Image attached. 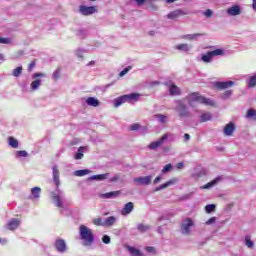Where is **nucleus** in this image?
<instances>
[{
  "label": "nucleus",
  "mask_w": 256,
  "mask_h": 256,
  "mask_svg": "<svg viewBox=\"0 0 256 256\" xmlns=\"http://www.w3.org/2000/svg\"><path fill=\"white\" fill-rule=\"evenodd\" d=\"M53 173V181L56 185V192H51V197L53 199L54 205L56 207H59L60 209H63V203L65 202V193L59 189V186L61 185V180H59V167L53 166L52 168Z\"/></svg>",
  "instance_id": "nucleus-1"
},
{
  "label": "nucleus",
  "mask_w": 256,
  "mask_h": 256,
  "mask_svg": "<svg viewBox=\"0 0 256 256\" xmlns=\"http://www.w3.org/2000/svg\"><path fill=\"white\" fill-rule=\"evenodd\" d=\"M185 100L187 101L189 107H195L196 103H200L201 105H208L210 107L215 106V102L209 98H205L200 95L198 92H193L186 96Z\"/></svg>",
  "instance_id": "nucleus-2"
},
{
  "label": "nucleus",
  "mask_w": 256,
  "mask_h": 256,
  "mask_svg": "<svg viewBox=\"0 0 256 256\" xmlns=\"http://www.w3.org/2000/svg\"><path fill=\"white\" fill-rule=\"evenodd\" d=\"M80 238L84 241V245L89 247L95 243V235H93V231L89 229L85 225L80 226Z\"/></svg>",
  "instance_id": "nucleus-3"
},
{
  "label": "nucleus",
  "mask_w": 256,
  "mask_h": 256,
  "mask_svg": "<svg viewBox=\"0 0 256 256\" xmlns=\"http://www.w3.org/2000/svg\"><path fill=\"white\" fill-rule=\"evenodd\" d=\"M139 100V94L132 93V94H126L123 96H120L118 98H115L113 100L114 107H121L123 103H131V101H138Z\"/></svg>",
  "instance_id": "nucleus-4"
},
{
  "label": "nucleus",
  "mask_w": 256,
  "mask_h": 256,
  "mask_svg": "<svg viewBox=\"0 0 256 256\" xmlns=\"http://www.w3.org/2000/svg\"><path fill=\"white\" fill-rule=\"evenodd\" d=\"M175 104L176 106L174 107V109L177 111L180 118L191 117V112L189 111L185 103H183V100H176Z\"/></svg>",
  "instance_id": "nucleus-5"
},
{
  "label": "nucleus",
  "mask_w": 256,
  "mask_h": 256,
  "mask_svg": "<svg viewBox=\"0 0 256 256\" xmlns=\"http://www.w3.org/2000/svg\"><path fill=\"white\" fill-rule=\"evenodd\" d=\"M219 55L221 56L225 55V50L216 49L214 51H209L206 54H202L201 61H203V63H211V61H213V58Z\"/></svg>",
  "instance_id": "nucleus-6"
},
{
  "label": "nucleus",
  "mask_w": 256,
  "mask_h": 256,
  "mask_svg": "<svg viewBox=\"0 0 256 256\" xmlns=\"http://www.w3.org/2000/svg\"><path fill=\"white\" fill-rule=\"evenodd\" d=\"M191 227H195V221L191 218L182 220L180 231L182 235H189L191 233Z\"/></svg>",
  "instance_id": "nucleus-7"
},
{
  "label": "nucleus",
  "mask_w": 256,
  "mask_h": 256,
  "mask_svg": "<svg viewBox=\"0 0 256 256\" xmlns=\"http://www.w3.org/2000/svg\"><path fill=\"white\" fill-rule=\"evenodd\" d=\"M39 77H46V75L41 72H37L32 75L33 81L30 84L31 91H37L41 87L42 80Z\"/></svg>",
  "instance_id": "nucleus-8"
},
{
  "label": "nucleus",
  "mask_w": 256,
  "mask_h": 256,
  "mask_svg": "<svg viewBox=\"0 0 256 256\" xmlns=\"http://www.w3.org/2000/svg\"><path fill=\"white\" fill-rule=\"evenodd\" d=\"M79 13L87 17L89 15L97 13V7L81 5L79 6Z\"/></svg>",
  "instance_id": "nucleus-9"
},
{
  "label": "nucleus",
  "mask_w": 256,
  "mask_h": 256,
  "mask_svg": "<svg viewBox=\"0 0 256 256\" xmlns=\"http://www.w3.org/2000/svg\"><path fill=\"white\" fill-rule=\"evenodd\" d=\"M183 15H189V11L186 9H177L167 14V19H179V17H183Z\"/></svg>",
  "instance_id": "nucleus-10"
},
{
  "label": "nucleus",
  "mask_w": 256,
  "mask_h": 256,
  "mask_svg": "<svg viewBox=\"0 0 256 256\" xmlns=\"http://www.w3.org/2000/svg\"><path fill=\"white\" fill-rule=\"evenodd\" d=\"M134 183H136V185H151V181H153V176L149 175V176H144V177H137L134 178Z\"/></svg>",
  "instance_id": "nucleus-11"
},
{
  "label": "nucleus",
  "mask_w": 256,
  "mask_h": 256,
  "mask_svg": "<svg viewBox=\"0 0 256 256\" xmlns=\"http://www.w3.org/2000/svg\"><path fill=\"white\" fill-rule=\"evenodd\" d=\"M55 248L58 253H65L67 251V243H65V240L59 238L55 242Z\"/></svg>",
  "instance_id": "nucleus-12"
},
{
  "label": "nucleus",
  "mask_w": 256,
  "mask_h": 256,
  "mask_svg": "<svg viewBox=\"0 0 256 256\" xmlns=\"http://www.w3.org/2000/svg\"><path fill=\"white\" fill-rule=\"evenodd\" d=\"M169 137V134H164L160 139H158L155 142L150 143L149 145V149L155 150L158 147H161V145H163V142L167 141Z\"/></svg>",
  "instance_id": "nucleus-13"
},
{
  "label": "nucleus",
  "mask_w": 256,
  "mask_h": 256,
  "mask_svg": "<svg viewBox=\"0 0 256 256\" xmlns=\"http://www.w3.org/2000/svg\"><path fill=\"white\" fill-rule=\"evenodd\" d=\"M241 13V6L234 5L227 9V15L230 17H237Z\"/></svg>",
  "instance_id": "nucleus-14"
},
{
  "label": "nucleus",
  "mask_w": 256,
  "mask_h": 256,
  "mask_svg": "<svg viewBox=\"0 0 256 256\" xmlns=\"http://www.w3.org/2000/svg\"><path fill=\"white\" fill-rule=\"evenodd\" d=\"M19 225H21V221H19V219L13 218L9 220L7 228L9 229V231H15V229H17Z\"/></svg>",
  "instance_id": "nucleus-15"
},
{
  "label": "nucleus",
  "mask_w": 256,
  "mask_h": 256,
  "mask_svg": "<svg viewBox=\"0 0 256 256\" xmlns=\"http://www.w3.org/2000/svg\"><path fill=\"white\" fill-rule=\"evenodd\" d=\"M235 82L233 81H226V82H216L215 87L216 89H229V87H233Z\"/></svg>",
  "instance_id": "nucleus-16"
},
{
  "label": "nucleus",
  "mask_w": 256,
  "mask_h": 256,
  "mask_svg": "<svg viewBox=\"0 0 256 256\" xmlns=\"http://www.w3.org/2000/svg\"><path fill=\"white\" fill-rule=\"evenodd\" d=\"M133 209H135V205L133 204V202H128L121 210V215H129L133 211Z\"/></svg>",
  "instance_id": "nucleus-17"
},
{
  "label": "nucleus",
  "mask_w": 256,
  "mask_h": 256,
  "mask_svg": "<svg viewBox=\"0 0 256 256\" xmlns=\"http://www.w3.org/2000/svg\"><path fill=\"white\" fill-rule=\"evenodd\" d=\"M234 132H235V124L229 123L225 126L224 135H226L227 137H231V135H233Z\"/></svg>",
  "instance_id": "nucleus-18"
},
{
  "label": "nucleus",
  "mask_w": 256,
  "mask_h": 256,
  "mask_svg": "<svg viewBox=\"0 0 256 256\" xmlns=\"http://www.w3.org/2000/svg\"><path fill=\"white\" fill-rule=\"evenodd\" d=\"M177 183V179L169 180L168 182L160 185L159 187L155 188V191H162V189H167V187H171Z\"/></svg>",
  "instance_id": "nucleus-19"
},
{
  "label": "nucleus",
  "mask_w": 256,
  "mask_h": 256,
  "mask_svg": "<svg viewBox=\"0 0 256 256\" xmlns=\"http://www.w3.org/2000/svg\"><path fill=\"white\" fill-rule=\"evenodd\" d=\"M204 35V33L187 34L182 36V39H187L188 41H195L199 39V37H204Z\"/></svg>",
  "instance_id": "nucleus-20"
},
{
  "label": "nucleus",
  "mask_w": 256,
  "mask_h": 256,
  "mask_svg": "<svg viewBox=\"0 0 256 256\" xmlns=\"http://www.w3.org/2000/svg\"><path fill=\"white\" fill-rule=\"evenodd\" d=\"M154 118L160 123V125H167L169 118L164 114H155Z\"/></svg>",
  "instance_id": "nucleus-21"
},
{
  "label": "nucleus",
  "mask_w": 256,
  "mask_h": 256,
  "mask_svg": "<svg viewBox=\"0 0 256 256\" xmlns=\"http://www.w3.org/2000/svg\"><path fill=\"white\" fill-rule=\"evenodd\" d=\"M126 249L131 256H143V253L133 246H126Z\"/></svg>",
  "instance_id": "nucleus-22"
},
{
  "label": "nucleus",
  "mask_w": 256,
  "mask_h": 256,
  "mask_svg": "<svg viewBox=\"0 0 256 256\" xmlns=\"http://www.w3.org/2000/svg\"><path fill=\"white\" fill-rule=\"evenodd\" d=\"M86 103L90 107H99V105H101V102H99V100L97 98H95V97L87 98L86 99Z\"/></svg>",
  "instance_id": "nucleus-23"
},
{
  "label": "nucleus",
  "mask_w": 256,
  "mask_h": 256,
  "mask_svg": "<svg viewBox=\"0 0 256 256\" xmlns=\"http://www.w3.org/2000/svg\"><path fill=\"white\" fill-rule=\"evenodd\" d=\"M117 222V218L115 216H110L104 220V227H113V225Z\"/></svg>",
  "instance_id": "nucleus-24"
},
{
  "label": "nucleus",
  "mask_w": 256,
  "mask_h": 256,
  "mask_svg": "<svg viewBox=\"0 0 256 256\" xmlns=\"http://www.w3.org/2000/svg\"><path fill=\"white\" fill-rule=\"evenodd\" d=\"M213 119V115L209 112H204L200 115V123H207V121H211Z\"/></svg>",
  "instance_id": "nucleus-25"
},
{
  "label": "nucleus",
  "mask_w": 256,
  "mask_h": 256,
  "mask_svg": "<svg viewBox=\"0 0 256 256\" xmlns=\"http://www.w3.org/2000/svg\"><path fill=\"white\" fill-rule=\"evenodd\" d=\"M219 181H221L220 177H217L216 179L208 182L207 184L203 185L201 187V189H211V187H215V185H217L219 183Z\"/></svg>",
  "instance_id": "nucleus-26"
},
{
  "label": "nucleus",
  "mask_w": 256,
  "mask_h": 256,
  "mask_svg": "<svg viewBox=\"0 0 256 256\" xmlns=\"http://www.w3.org/2000/svg\"><path fill=\"white\" fill-rule=\"evenodd\" d=\"M178 51H183L184 53H189L191 51V45L189 44H178L176 46Z\"/></svg>",
  "instance_id": "nucleus-27"
},
{
  "label": "nucleus",
  "mask_w": 256,
  "mask_h": 256,
  "mask_svg": "<svg viewBox=\"0 0 256 256\" xmlns=\"http://www.w3.org/2000/svg\"><path fill=\"white\" fill-rule=\"evenodd\" d=\"M107 177H109V173L93 175L92 177H90V179L92 181H105Z\"/></svg>",
  "instance_id": "nucleus-28"
},
{
  "label": "nucleus",
  "mask_w": 256,
  "mask_h": 256,
  "mask_svg": "<svg viewBox=\"0 0 256 256\" xmlns=\"http://www.w3.org/2000/svg\"><path fill=\"white\" fill-rule=\"evenodd\" d=\"M170 95H181V89L177 85L172 84L169 88Z\"/></svg>",
  "instance_id": "nucleus-29"
},
{
  "label": "nucleus",
  "mask_w": 256,
  "mask_h": 256,
  "mask_svg": "<svg viewBox=\"0 0 256 256\" xmlns=\"http://www.w3.org/2000/svg\"><path fill=\"white\" fill-rule=\"evenodd\" d=\"M32 199H39L41 195V189L39 187H34L31 189Z\"/></svg>",
  "instance_id": "nucleus-30"
},
{
  "label": "nucleus",
  "mask_w": 256,
  "mask_h": 256,
  "mask_svg": "<svg viewBox=\"0 0 256 256\" xmlns=\"http://www.w3.org/2000/svg\"><path fill=\"white\" fill-rule=\"evenodd\" d=\"M120 192L114 191V192H108L102 195L104 199H113L115 197H119Z\"/></svg>",
  "instance_id": "nucleus-31"
},
{
  "label": "nucleus",
  "mask_w": 256,
  "mask_h": 256,
  "mask_svg": "<svg viewBox=\"0 0 256 256\" xmlns=\"http://www.w3.org/2000/svg\"><path fill=\"white\" fill-rule=\"evenodd\" d=\"M91 173V170L89 169H84V170H77L74 172V175L76 177H85V175H89Z\"/></svg>",
  "instance_id": "nucleus-32"
},
{
  "label": "nucleus",
  "mask_w": 256,
  "mask_h": 256,
  "mask_svg": "<svg viewBox=\"0 0 256 256\" xmlns=\"http://www.w3.org/2000/svg\"><path fill=\"white\" fill-rule=\"evenodd\" d=\"M8 143L10 147H12L13 149H17V147H19V142L17 141V139L13 137L8 138Z\"/></svg>",
  "instance_id": "nucleus-33"
},
{
  "label": "nucleus",
  "mask_w": 256,
  "mask_h": 256,
  "mask_svg": "<svg viewBox=\"0 0 256 256\" xmlns=\"http://www.w3.org/2000/svg\"><path fill=\"white\" fill-rule=\"evenodd\" d=\"M83 151H85V147L81 146L78 148V151L76 152L74 159L79 160L83 159Z\"/></svg>",
  "instance_id": "nucleus-34"
},
{
  "label": "nucleus",
  "mask_w": 256,
  "mask_h": 256,
  "mask_svg": "<svg viewBox=\"0 0 256 256\" xmlns=\"http://www.w3.org/2000/svg\"><path fill=\"white\" fill-rule=\"evenodd\" d=\"M21 73H23V66H18L13 70L12 75L13 77H20Z\"/></svg>",
  "instance_id": "nucleus-35"
},
{
  "label": "nucleus",
  "mask_w": 256,
  "mask_h": 256,
  "mask_svg": "<svg viewBox=\"0 0 256 256\" xmlns=\"http://www.w3.org/2000/svg\"><path fill=\"white\" fill-rule=\"evenodd\" d=\"M245 245H246V247H248L249 249H252V247L255 245V244L251 241V236H249V235L245 236Z\"/></svg>",
  "instance_id": "nucleus-36"
},
{
  "label": "nucleus",
  "mask_w": 256,
  "mask_h": 256,
  "mask_svg": "<svg viewBox=\"0 0 256 256\" xmlns=\"http://www.w3.org/2000/svg\"><path fill=\"white\" fill-rule=\"evenodd\" d=\"M93 224L101 227H105V220H103L102 218H94Z\"/></svg>",
  "instance_id": "nucleus-37"
},
{
  "label": "nucleus",
  "mask_w": 256,
  "mask_h": 256,
  "mask_svg": "<svg viewBox=\"0 0 256 256\" xmlns=\"http://www.w3.org/2000/svg\"><path fill=\"white\" fill-rule=\"evenodd\" d=\"M137 229L140 233H145L146 231H149L150 227L144 224H138Z\"/></svg>",
  "instance_id": "nucleus-38"
},
{
  "label": "nucleus",
  "mask_w": 256,
  "mask_h": 256,
  "mask_svg": "<svg viewBox=\"0 0 256 256\" xmlns=\"http://www.w3.org/2000/svg\"><path fill=\"white\" fill-rule=\"evenodd\" d=\"M215 209H216V206L214 204H208L205 206L206 213H213Z\"/></svg>",
  "instance_id": "nucleus-39"
},
{
  "label": "nucleus",
  "mask_w": 256,
  "mask_h": 256,
  "mask_svg": "<svg viewBox=\"0 0 256 256\" xmlns=\"http://www.w3.org/2000/svg\"><path fill=\"white\" fill-rule=\"evenodd\" d=\"M231 95H233V91L227 90L223 94H221V98L222 99H229V97H231Z\"/></svg>",
  "instance_id": "nucleus-40"
},
{
  "label": "nucleus",
  "mask_w": 256,
  "mask_h": 256,
  "mask_svg": "<svg viewBox=\"0 0 256 256\" xmlns=\"http://www.w3.org/2000/svg\"><path fill=\"white\" fill-rule=\"evenodd\" d=\"M255 115H256V111L253 110V109H250V110L247 111L246 117L248 119H252V117H255Z\"/></svg>",
  "instance_id": "nucleus-41"
},
{
  "label": "nucleus",
  "mask_w": 256,
  "mask_h": 256,
  "mask_svg": "<svg viewBox=\"0 0 256 256\" xmlns=\"http://www.w3.org/2000/svg\"><path fill=\"white\" fill-rule=\"evenodd\" d=\"M29 154L25 150H20L16 152V157H27Z\"/></svg>",
  "instance_id": "nucleus-42"
},
{
  "label": "nucleus",
  "mask_w": 256,
  "mask_h": 256,
  "mask_svg": "<svg viewBox=\"0 0 256 256\" xmlns=\"http://www.w3.org/2000/svg\"><path fill=\"white\" fill-rule=\"evenodd\" d=\"M130 71H131V66L126 67L124 70L120 72L119 77H125V75H127V73Z\"/></svg>",
  "instance_id": "nucleus-43"
},
{
  "label": "nucleus",
  "mask_w": 256,
  "mask_h": 256,
  "mask_svg": "<svg viewBox=\"0 0 256 256\" xmlns=\"http://www.w3.org/2000/svg\"><path fill=\"white\" fill-rule=\"evenodd\" d=\"M83 55H85V50L79 48L76 50V56L80 57V59H83Z\"/></svg>",
  "instance_id": "nucleus-44"
},
{
  "label": "nucleus",
  "mask_w": 256,
  "mask_h": 256,
  "mask_svg": "<svg viewBox=\"0 0 256 256\" xmlns=\"http://www.w3.org/2000/svg\"><path fill=\"white\" fill-rule=\"evenodd\" d=\"M102 242L105 243V245H109V243H111V237H109V235H104L102 237Z\"/></svg>",
  "instance_id": "nucleus-45"
},
{
  "label": "nucleus",
  "mask_w": 256,
  "mask_h": 256,
  "mask_svg": "<svg viewBox=\"0 0 256 256\" xmlns=\"http://www.w3.org/2000/svg\"><path fill=\"white\" fill-rule=\"evenodd\" d=\"M171 169H173V166L171 164H167L162 169V173H169V171H171Z\"/></svg>",
  "instance_id": "nucleus-46"
},
{
  "label": "nucleus",
  "mask_w": 256,
  "mask_h": 256,
  "mask_svg": "<svg viewBox=\"0 0 256 256\" xmlns=\"http://www.w3.org/2000/svg\"><path fill=\"white\" fill-rule=\"evenodd\" d=\"M145 251H147V253H150L151 255H155V247L147 246L145 248Z\"/></svg>",
  "instance_id": "nucleus-47"
},
{
  "label": "nucleus",
  "mask_w": 256,
  "mask_h": 256,
  "mask_svg": "<svg viewBox=\"0 0 256 256\" xmlns=\"http://www.w3.org/2000/svg\"><path fill=\"white\" fill-rule=\"evenodd\" d=\"M0 43H2L3 45H9V43H11V39L0 37Z\"/></svg>",
  "instance_id": "nucleus-48"
},
{
  "label": "nucleus",
  "mask_w": 256,
  "mask_h": 256,
  "mask_svg": "<svg viewBox=\"0 0 256 256\" xmlns=\"http://www.w3.org/2000/svg\"><path fill=\"white\" fill-rule=\"evenodd\" d=\"M138 129H141L140 124H133L130 126V131H138Z\"/></svg>",
  "instance_id": "nucleus-49"
},
{
  "label": "nucleus",
  "mask_w": 256,
  "mask_h": 256,
  "mask_svg": "<svg viewBox=\"0 0 256 256\" xmlns=\"http://www.w3.org/2000/svg\"><path fill=\"white\" fill-rule=\"evenodd\" d=\"M35 65H36V61H35V60H33V61L29 64V66H28V71H29V73H31V71H33V69H35Z\"/></svg>",
  "instance_id": "nucleus-50"
},
{
  "label": "nucleus",
  "mask_w": 256,
  "mask_h": 256,
  "mask_svg": "<svg viewBox=\"0 0 256 256\" xmlns=\"http://www.w3.org/2000/svg\"><path fill=\"white\" fill-rule=\"evenodd\" d=\"M59 77H61V71L60 70L54 71L53 79L57 80V79H59Z\"/></svg>",
  "instance_id": "nucleus-51"
},
{
  "label": "nucleus",
  "mask_w": 256,
  "mask_h": 256,
  "mask_svg": "<svg viewBox=\"0 0 256 256\" xmlns=\"http://www.w3.org/2000/svg\"><path fill=\"white\" fill-rule=\"evenodd\" d=\"M119 181V174H115L112 178H110L109 182L110 183H115Z\"/></svg>",
  "instance_id": "nucleus-52"
},
{
  "label": "nucleus",
  "mask_w": 256,
  "mask_h": 256,
  "mask_svg": "<svg viewBox=\"0 0 256 256\" xmlns=\"http://www.w3.org/2000/svg\"><path fill=\"white\" fill-rule=\"evenodd\" d=\"M217 221V218L212 217L206 221V225H213Z\"/></svg>",
  "instance_id": "nucleus-53"
},
{
  "label": "nucleus",
  "mask_w": 256,
  "mask_h": 256,
  "mask_svg": "<svg viewBox=\"0 0 256 256\" xmlns=\"http://www.w3.org/2000/svg\"><path fill=\"white\" fill-rule=\"evenodd\" d=\"M205 17H213V11L211 9H207L204 12Z\"/></svg>",
  "instance_id": "nucleus-54"
},
{
  "label": "nucleus",
  "mask_w": 256,
  "mask_h": 256,
  "mask_svg": "<svg viewBox=\"0 0 256 256\" xmlns=\"http://www.w3.org/2000/svg\"><path fill=\"white\" fill-rule=\"evenodd\" d=\"M177 169H183L184 167V164L183 162H179L177 165H176Z\"/></svg>",
  "instance_id": "nucleus-55"
},
{
  "label": "nucleus",
  "mask_w": 256,
  "mask_h": 256,
  "mask_svg": "<svg viewBox=\"0 0 256 256\" xmlns=\"http://www.w3.org/2000/svg\"><path fill=\"white\" fill-rule=\"evenodd\" d=\"M191 136L189 134H184V141H189Z\"/></svg>",
  "instance_id": "nucleus-56"
},
{
  "label": "nucleus",
  "mask_w": 256,
  "mask_h": 256,
  "mask_svg": "<svg viewBox=\"0 0 256 256\" xmlns=\"http://www.w3.org/2000/svg\"><path fill=\"white\" fill-rule=\"evenodd\" d=\"M159 181H161V176H158L154 179V184L157 185V183H159Z\"/></svg>",
  "instance_id": "nucleus-57"
},
{
  "label": "nucleus",
  "mask_w": 256,
  "mask_h": 256,
  "mask_svg": "<svg viewBox=\"0 0 256 256\" xmlns=\"http://www.w3.org/2000/svg\"><path fill=\"white\" fill-rule=\"evenodd\" d=\"M137 5H143L145 3V0H135Z\"/></svg>",
  "instance_id": "nucleus-58"
},
{
  "label": "nucleus",
  "mask_w": 256,
  "mask_h": 256,
  "mask_svg": "<svg viewBox=\"0 0 256 256\" xmlns=\"http://www.w3.org/2000/svg\"><path fill=\"white\" fill-rule=\"evenodd\" d=\"M253 3H252V8L254 9V11H256V0H252Z\"/></svg>",
  "instance_id": "nucleus-59"
},
{
  "label": "nucleus",
  "mask_w": 256,
  "mask_h": 256,
  "mask_svg": "<svg viewBox=\"0 0 256 256\" xmlns=\"http://www.w3.org/2000/svg\"><path fill=\"white\" fill-rule=\"evenodd\" d=\"M91 65H95V61H90V62L88 63V67H91Z\"/></svg>",
  "instance_id": "nucleus-60"
},
{
  "label": "nucleus",
  "mask_w": 256,
  "mask_h": 256,
  "mask_svg": "<svg viewBox=\"0 0 256 256\" xmlns=\"http://www.w3.org/2000/svg\"><path fill=\"white\" fill-rule=\"evenodd\" d=\"M0 61H5V56H3V54H0Z\"/></svg>",
  "instance_id": "nucleus-61"
},
{
  "label": "nucleus",
  "mask_w": 256,
  "mask_h": 256,
  "mask_svg": "<svg viewBox=\"0 0 256 256\" xmlns=\"http://www.w3.org/2000/svg\"><path fill=\"white\" fill-rule=\"evenodd\" d=\"M177 0H166V3H175Z\"/></svg>",
  "instance_id": "nucleus-62"
},
{
  "label": "nucleus",
  "mask_w": 256,
  "mask_h": 256,
  "mask_svg": "<svg viewBox=\"0 0 256 256\" xmlns=\"http://www.w3.org/2000/svg\"><path fill=\"white\" fill-rule=\"evenodd\" d=\"M83 33H85V31H83V30L79 31V35H83Z\"/></svg>",
  "instance_id": "nucleus-63"
},
{
  "label": "nucleus",
  "mask_w": 256,
  "mask_h": 256,
  "mask_svg": "<svg viewBox=\"0 0 256 256\" xmlns=\"http://www.w3.org/2000/svg\"><path fill=\"white\" fill-rule=\"evenodd\" d=\"M191 197V194H188L185 196V199H189Z\"/></svg>",
  "instance_id": "nucleus-64"
}]
</instances>
